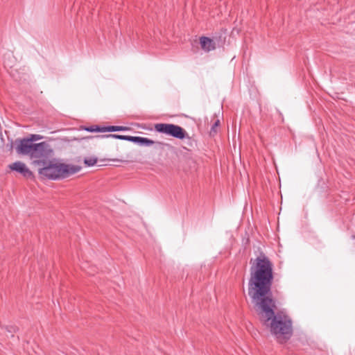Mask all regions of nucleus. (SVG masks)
<instances>
[{
  "instance_id": "5",
  "label": "nucleus",
  "mask_w": 355,
  "mask_h": 355,
  "mask_svg": "<svg viewBox=\"0 0 355 355\" xmlns=\"http://www.w3.org/2000/svg\"><path fill=\"white\" fill-rule=\"evenodd\" d=\"M16 144V152L19 155H29L32 153L33 148L39 147L35 145L34 143H31L26 137L23 139H17L15 140Z\"/></svg>"
},
{
  "instance_id": "16",
  "label": "nucleus",
  "mask_w": 355,
  "mask_h": 355,
  "mask_svg": "<svg viewBox=\"0 0 355 355\" xmlns=\"http://www.w3.org/2000/svg\"><path fill=\"white\" fill-rule=\"evenodd\" d=\"M83 129L89 132H94V125L90 126H84L83 127Z\"/></svg>"
},
{
  "instance_id": "7",
  "label": "nucleus",
  "mask_w": 355,
  "mask_h": 355,
  "mask_svg": "<svg viewBox=\"0 0 355 355\" xmlns=\"http://www.w3.org/2000/svg\"><path fill=\"white\" fill-rule=\"evenodd\" d=\"M200 44L201 46V48L205 51H211L216 49V43L215 42L205 36H202L200 37Z\"/></svg>"
},
{
  "instance_id": "10",
  "label": "nucleus",
  "mask_w": 355,
  "mask_h": 355,
  "mask_svg": "<svg viewBox=\"0 0 355 355\" xmlns=\"http://www.w3.org/2000/svg\"><path fill=\"white\" fill-rule=\"evenodd\" d=\"M130 128L121 125H107V132L127 131Z\"/></svg>"
},
{
  "instance_id": "15",
  "label": "nucleus",
  "mask_w": 355,
  "mask_h": 355,
  "mask_svg": "<svg viewBox=\"0 0 355 355\" xmlns=\"http://www.w3.org/2000/svg\"><path fill=\"white\" fill-rule=\"evenodd\" d=\"M31 143L33 141H36L40 140L43 138L42 135H31L29 137H26Z\"/></svg>"
},
{
  "instance_id": "3",
  "label": "nucleus",
  "mask_w": 355,
  "mask_h": 355,
  "mask_svg": "<svg viewBox=\"0 0 355 355\" xmlns=\"http://www.w3.org/2000/svg\"><path fill=\"white\" fill-rule=\"evenodd\" d=\"M155 130L178 139H186L185 144L187 147L184 148L189 151L197 146L196 139L189 137L187 131L180 125L173 123H157L155 125Z\"/></svg>"
},
{
  "instance_id": "8",
  "label": "nucleus",
  "mask_w": 355,
  "mask_h": 355,
  "mask_svg": "<svg viewBox=\"0 0 355 355\" xmlns=\"http://www.w3.org/2000/svg\"><path fill=\"white\" fill-rule=\"evenodd\" d=\"M94 137H96V138H110H110H114V139H121V140H125V141H128L135 143L136 136L110 134V135H96Z\"/></svg>"
},
{
  "instance_id": "17",
  "label": "nucleus",
  "mask_w": 355,
  "mask_h": 355,
  "mask_svg": "<svg viewBox=\"0 0 355 355\" xmlns=\"http://www.w3.org/2000/svg\"><path fill=\"white\" fill-rule=\"evenodd\" d=\"M112 161H114V162H125V160H123V159H111Z\"/></svg>"
},
{
  "instance_id": "6",
  "label": "nucleus",
  "mask_w": 355,
  "mask_h": 355,
  "mask_svg": "<svg viewBox=\"0 0 355 355\" xmlns=\"http://www.w3.org/2000/svg\"><path fill=\"white\" fill-rule=\"evenodd\" d=\"M9 168L14 171L21 174L26 178H33V172L26 166V164L20 161H17L9 165Z\"/></svg>"
},
{
  "instance_id": "13",
  "label": "nucleus",
  "mask_w": 355,
  "mask_h": 355,
  "mask_svg": "<svg viewBox=\"0 0 355 355\" xmlns=\"http://www.w3.org/2000/svg\"><path fill=\"white\" fill-rule=\"evenodd\" d=\"M6 329L9 334H10L11 337H14V334L19 330L18 327L15 325L6 326Z\"/></svg>"
},
{
  "instance_id": "14",
  "label": "nucleus",
  "mask_w": 355,
  "mask_h": 355,
  "mask_svg": "<svg viewBox=\"0 0 355 355\" xmlns=\"http://www.w3.org/2000/svg\"><path fill=\"white\" fill-rule=\"evenodd\" d=\"M95 132H107V125H94Z\"/></svg>"
},
{
  "instance_id": "2",
  "label": "nucleus",
  "mask_w": 355,
  "mask_h": 355,
  "mask_svg": "<svg viewBox=\"0 0 355 355\" xmlns=\"http://www.w3.org/2000/svg\"><path fill=\"white\" fill-rule=\"evenodd\" d=\"M38 174L42 180H62L79 172L81 166L64 163H53L49 159L45 164L38 166Z\"/></svg>"
},
{
  "instance_id": "20",
  "label": "nucleus",
  "mask_w": 355,
  "mask_h": 355,
  "mask_svg": "<svg viewBox=\"0 0 355 355\" xmlns=\"http://www.w3.org/2000/svg\"><path fill=\"white\" fill-rule=\"evenodd\" d=\"M352 238H353L354 239H355V235H354V236H352Z\"/></svg>"
},
{
  "instance_id": "9",
  "label": "nucleus",
  "mask_w": 355,
  "mask_h": 355,
  "mask_svg": "<svg viewBox=\"0 0 355 355\" xmlns=\"http://www.w3.org/2000/svg\"><path fill=\"white\" fill-rule=\"evenodd\" d=\"M135 144L141 146H150L155 144V141L147 137H137L135 138Z\"/></svg>"
},
{
  "instance_id": "18",
  "label": "nucleus",
  "mask_w": 355,
  "mask_h": 355,
  "mask_svg": "<svg viewBox=\"0 0 355 355\" xmlns=\"http://www.w3.org/2000/svg\"><path fill=\"white\" fill-rule=\"evenodd\" d=\"M12 148H13V145H12V144L11 143V144H10V146H9V150H12Z\"/></svg>"
},
{
  "instance_id": "11",
  "label": "nucleus",
  "mask_w": 355,
  "mask_h": 355,
  "mask_svg": "<svg viewBox=\"0 0 355 355\" xmlns=\"http://www.w3.org/2000/svg\"><path fill=\"white\" fill-rule=\"evenodd\" d=\"M220 125V121L217 119L214 124L211 125V130L209 131V136L214 137L218 132V128Z\"/></svg>"
},
{
  "instance_id": "4",
  "label": "nucleus",
  "mask_w": 355,
  "mask_h": 355,
  "mask_svg": "<svg viewBox=\"0 0 355 355\" xmlns=\"http://www.w3.org/2000/svg\"><path fill=\"white\" fill-rule=\"evenodd\" d=\"M39 147L33 148L30 158L33 160L32 164L40 166L45 164L46 162L52 156L53 150L50 144L45 141L35 143Z\"/></svg>"
},
{
  "instance_id": "19",
  "label": "nucleus",
  "mask_w": 355,
  "mask_h": 355,
  "mask_svg": "<svg viewBox=\"0 0 355 355\" xmlns=\"http://www.w3.org/2000/svg\"><path fill=\"white\" fill-rule=\"evenodd\" d=\"M4 64H7V65H9V66H10V67H12V65H10L8 63H7L6 60L4 61Z\"/></svg>"
},
{
  "instance_id": "12",
  "label": "nucleus",
  "mask_w": 355,
  "mask_h": 355,
  "mask_svg": "<svg viewBox=\"0 0 355 355\" xmlns=\"http://www.w3.org/2000/svg\"><path fill=\"white\" fill-rule=\"evenodd\" d=\"M97 158L94 157H85L84 159V163L87 166H92L97 163Z\"/></svg>"
},
{
  "instance_id": "1",
  "label": "nucleus",
  "mask_w": 355,
  "mask_h": 355,
  "mask_svg": "<svg viewBox=\"0 0 355 355\" xmlns=\"http://www.w3.org/2000/svg\"><path fill=\"white\" fill-rule=\"evenodd\" d=\"M250 263L248 295L253 308L261 323L269 329L277 340L281 344L286 343L293 334V322L288 315L275 313L276 299L272 291L273 263L263 252L255 259H251Z\"/></svg>"
}]
</instances>
